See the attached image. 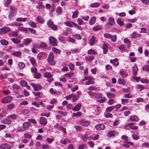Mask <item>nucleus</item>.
<instances>
[{
  "instance_id": "34",
  "label": "nucleus",
  "mask_w": 149,
  "mask_h": 149,
  "mask_svg": "<svg viewBox=\"0 0 149 149\" xmlns=\"http://www.w3.org/2000/svg\"><path fill=\"white\" fill-rule=\"evenodd\" d=\"M109 24L111 25H113L115 23V21L114 19L112 17H110L109 19Z\"/></svg>"
},
{
  "instance_id": "55",
  "label": "nucleus",
  "mask_w": 149,
  "mask_h": 149,
  "mask_svg": "<svg viewBox=\"0 0 149 149\" xmlns=\"http://www.w3.org/2000/svg\"><path fill=\"white\" fill-rule=\"evenodd\" d=\"M34 95L38 97H41L42 95V93L40 92H38L36 93H33Z\"/></svg>"
},
{
  "instance_id": "15",
  "label": "nucleus",
  "mask_w": 149,
  "mask_h": 149,
  "mask_svg": "<svg viewBox=\"0 0 149 149\" xmlns=\"http://www.w3.org/2000/svg\"><path fill=\"white\" fill-rule=\"evenodd\" d=\"M117 134V133L115 131H109L107 133V136L111 137L112 136H115Z\"/></svg>"
},
{
  "instance_id": "35",
  "label": "nucleus",
  "mask_w": 149,
  "mask_h": 149,
  "mask_svg": "<svg viewBox=\"0 0 149 149\" xmlns=\"http://www.w3.org/2000/svg\"><path fill=\"white\" fill-rule=\"evenodd\" d=\"M15 106V105L13 103H11L7 105V109L11 110L13 109Z\"/></svg>"
},
{
  "instance_id": "5",
  "label": "nucleus",
  "mask_w": 149,
  "mask_h": 149,
  "mask_svg": "<svg viewBox=\"0 0 149 149\" xmlns=\"http://www.w3.org/2000/svg\"><path fill=\"white\" fill-rule=\"evenodd\" d=\"M31 85L35 91L40 90L42 88L41 86L38 84H35L33 83H30Z\"/></svg>"
},
{
  "instance_id": "27",
  "label": "nucleus",
  "mask_w": 149,
  "mask_h": 149,
  "mask_svg": "<svg viewBox=\"0 0 149 149\" xmlns=\"http://www.w3.org/2000/svg\"><path fill=\"white\" fill-rule=\"evenodd\" d=\"M100 5V4L98 2H95L90 5V6L92 8L97 7Z\"/></svg>"
},
{
  "instance_id": "54",
  "label": "nucleus",
  "mask_w": 149,
  "mask_h": 149,
  "mask_svg": "<svg viewBox=\"0 0 149 149\" xmlns=\"http://www.w3.org/2000/svg\"><path fill=\"white\" fill-rule=\"evenodd\" d=\"M71 51L72 53H77L79 51V49L76 48H72L71 49Z\"/></svg>"
},
{
  "instance_id": "29",
  "label": "nucleus",
  "mask_w": 149,
  "mask_h": 149,
  "mask_svg": "<svg viewBox=\"0 0 149 149\" xmlns=\"http://www.w3.org/2000/svg\"><path fill=\"white\" fill-rule=\"evenodd\" d=\"M29 60L33 66H35L36 65V61L33 57H32Z\"/></svg>"
},
{
  "instance_id": "46",
  "label": "nucleus",
  "mask_w": 149,
  "mask_h": 149,
  "mask_svg": "<svg viewBox=\"0 0 149 149\" xmlns=\"http://www.w3.org/2000/svg\"><path fill=\"white\" fill-rule=\"evenodd\" d=\"M58 129L62 131L65 134H67L66 130L65 128L63 127L62 126H59V127H58Z\"/></svg>"
},
{
  "instance_id": "33",
  "label": "nucleus",
  "mask_w": 149,
  "mask_h": 149,
  "mask_svg": "<svg viewBox=\"0 0 149 149\" xmlns=\"http://www.w3.org/2000/svg\"><path fill=\"white\" fill-rule=\"evenodd\" d=\"M136 88L137 89H139L140 91L144 89L145 88L143 85L138 84L136 86Z\"/></svg>"
},
{
  "instance_id": "56",
  "label": "nucleus",
  "mask_w": 149,
  "mask_h": 149,
  "mask_svg": "<svg viewBox=\"0 0 149 149\" xmlns=\"http://www.w3.org/2000/svg\"><path fill=\"white\" fill-rule=\"evenodd\" d=\"M25 66V64L23 62H20L18 64V67L20 69L23 68Z\"/></svg>"
},
{
  "instance_id": "51",
  "label": "nucleus",
  "mask_w": 149,
  "mask_h": 149,
  "mask_svg": "<svg viewBox=\"0 0 149 149\" xmlns=\"http://www.w3.org/2000/svg\"><path fill=\"white\" fill-rule=\"evenodd\" d=\"M11 40L15 43L17 44L20 42V41L19 40L14 38H12L11 39Z\"/></svg>"
},
{
  "instance_id": "37",
  "label": "nucleus",
  "mask_w": 149,
  "mask_h": 149,
  "mask_svg": "<svg viewBox=\"0 0 149 149\" xmlns=\"http://www.w3.org/2000/svg\"><path fill=\"white\" fill-rule=\"evenodd\" d=\"M52 50L56 54H60L61 52V50L55 47H53Z\"/></svg>"
},
{
  "instance_id": "16",
  "label": "nucleus",
  "mask_w": 149,
  "mask_h": 149,
  "mask_svg": "<svg viewBox=\"0 0 149 149\" xmlns=\"http://www.w3.org/2000/svg\"><path fill=\"white\" fill-rule=\"evenodd\" d=\"M81 106L80 104L78 103L76 104L74 107L72 108V110L74 111H78L81 109Z\"/></svg>"
},
{
  "instance_id": "63",
  "label": "nucleus",
  "mask_w": 149,
  "mask_h": 149,
  "mask_svg": "<svg viewBox=\"0 0 149 149\" xmlns=\"http://www.w3.org/2000/svg\"><path fill=\"white\" fill-rule=\"evenodd\" d=\"M3 146L7 149H10L11 147L10 145L7 143H4L3 144Z\"/></svg>"
},
{
  "instance_id": "13",
  "label": "nucleus",
  "mask_w": 149,
  "mask_h": 149,
  "mask_svg": "<svg viewBox=\"0 0 149 149\" xmlns=\"http://www.w3.org/2000/svg\"><path fill=\"white\" fill-rule=\"evenodd\" d=\"M39 123L40 124L45 125L47 123V121L44 117H41L40 118Z\"/></svg>"
},
{
  "instance_id": "58",
  "label": "nucleus",
  "mask_w": 149,
  "mask_h": 149,
  "mask_svg": "<svg viewBox=\"0 0 149 149\" xmlns=\"http://www.w3.org/2000/svg\"><path fill=\"white\" fill-rule=\"evenodd\" d=\"M142 69L144 70L149 72V66L148 65L144 66L143 67Z\"/></svg>"
},
{
  "instance_id": "32",
  "label": "nucleus",
  "mask_w": 149,
  "mask_h": 149,
  "mask_svg": "<svg viewBox=\"0 0 149 149\" xmlns=\"http://www.w3.org/2000/svg\"><path fill=\"white\" fill-rule=\"evenodd\" d=\"M130 119L131 120L134 121H137L138 120V118L137 116L136 115L131 116L130 117Z\"/></svg>"
},
{
  "instance_id": "62",
  "label": "nucleus",
  "mask_w": 149,
  "mask_h": 149,
  "mask_svg": "<svg viewBox=\"0 0 149 149\" xmlns=\"http://www.w3.org/2000/svg\"><path fill=\"white\" fill-rule=\"evenodd\" d=\"M119 49L121 51H124L125 50V45H120L119 47Z\"/></svg>"
},
{
  "instance_id": "24",
  "label": "nucleus",
  "mask_w": 149,
  "mask_h": 149,
  "mask_svg": "<svg viewBox=\"0 0 149 149\" xmlns=\"http://www.w3.org/2000/svg\"><path fill=\"white\" fill-rule=\"evenodd\" d=\"M96 21V18L94 17H92L89 22V24L90 25H92L94 24L95 23V22Z\"/></svg>"
},
{
  "instance_id": "19",
  "label": "nucleus",
  "mask_w": 149,
  "mask_h": 149,
  "mask_svg": "<svg viewBox=\"0 0 149 149\" xmlns=\"http://www.w3.org/2000/svg\"><path fill=\"white\" fill-rule=\"evenodd\" d=\"M124 42L125 44H127V47L128 48H130V41L127 38H125L124 40Z\"/></svg>"
},
{
  "instance_id": "42",
  "label": "nucleus",
  "mask_w": 149,
  "mask_h": 149,
  "mask_svg": "<svg viewBox=\"0 0 149 149\" xmlns=\"http://www.w3.org/2000/svg\"><path fill=\"white\" fill-rule=\"evenodd\" d=\"M95 37L94 36H93L91 38V40L90 41V44L91 45H93L95 43Z\"/></svg>"
},
{
  "instance_id": "25",
  "label": "nucleus",
  "mask_w": 149,
  "mask_h": 149,
  "mask_svg": "<svg viewBox=\"0 0 149 149\" xmlns=\"http://www.w3.org/2000/svg\"><path fill=\"white\" fill-rule=\"evenodd\" d=\"M74 75V73L72 72L68 73L65 74L64 76L68 78L72 77Z\"/></svg>"
},
{
  "instance_id": "61",
  "label": "nucleus",
  "mask_w": 149,
  "mask_h": 149,
  "mask_svg": "<svg viewBox=\"0 0 149 149\" xmlns=\"http://www.w3.org/2000/svg\"><path fill=\"white\" fill-rule=\"evenodd\" d=\"M47 24L48 25L49 27H50L51 26L53 25L54 24L53 23L52 21L50 19L47 22Z\"/></svg>"
},
{
  "instance_id": "21",
  "label": "nucleus",
  "mask_w": 149,
  "mask_h": 149,
  "mask_svg": "<svg viewBox=\"0 0 149 149\" xmlns=\"http://www.w3.org/2000/svg\"><path fill=\"white\" fill-rule=\"evenodd\" d=\"M110 62L112 63L114 65L117 66L118 65V59L115 58L113 60H110Z\"/></svg>"
},
{
  "instance_id": "6",
  "label": "nucleus",
  "mask_w": 149,
  "mask_h": 149,
  "mask_svg": "<svg viewBox=\"0 0 149 149\" xmlns=\"http://www.w3.org/2000/svg\"><path fill=\"white\" fill-rule=\"evenodd\" d=\"M50 44L53 46H56L57 45L56 39L52 36H50L49 38Z\"/></svg>"
},
{
  "instance_id": "7",
  "label": "nucleus",
  "mask_w": 149,
  "mask_h": 149,
  "mask_svg": "<svg viewBox=\"0 0 149 149\" xmlns=\"http://www.w3.org/2000/svg\"><path fill=\"white\" fill-rule=\"evenodd\" d=\"M12 97L10 96H8L3 98L1 101L3 103H6L10 102L12 99Z\"/></svg>"
},
{
  "instance_id": "36",
  "label": "nucleus",
  "mask_w": 149,
  "mask_h": 149,
  "mask_svg": "<svg viewBox=\"0 0 149 149\" xmlns=\"http://www.w3.org/2000/svg\"><path fill=\"white\" fill-rule=\"evenodd\" d=\"M78 14L79 13L78 11L77 10H75L73 13L72 16V18H77L78 17Z\"/></svg>"
},
{
  "instance_id": "28",
  "label": "nucleus",
  "mask_w": 149,
  "mask_h": 149,
  "mask_svg": "<svg viewBox=\"0 0 149 149\" xmlns=\"http://www.w3.org/2000/svg\"><path fill=\"white\" fill-rule=\"evenodd\" d=\"M132 70L133 71V74L134 75H136L137 74L136 72L138 70V68L136 65H135L132 67Z\"/></svg>"
},
{
  "instance_id": "40",
  "label": "nucleus",
  "mask_w": 149,
  "mask_h": 149,
  "mask_svg": "<svg viewBox=\"0 0 149 149\" xmlns=\"http://www.w3.org/2000/svg\"><path fill=\"white\" fill-rule=\"evenodd\" d=\"M82 114V113L80 111H78L76 113H74L72 114V117H74L80 116Z\"/></svg>"
},
{
  "instance_id": "31",
  "label": "nucleus",
  "mask_w": 149,
  "mask_h": 149,
  "mask_svg": "<svg viewBox=\"0 0 149 149\" xmlns=\"http://www.w3.org/2000/svg\"><path fill=\"white\" fill-rule=\"evenodd\" d=\"M106 94L107 96L109 98H114L115 97V95L113 93L108 92Z\"/></svg>"
},
{
  "instance_id": "4",
  "label": "nucleus",
  "mask_w": 149,
  "mask_h": 149,
  "mask_svg": "<svg viewBox=\"0 0 149 149\" xmlns=\"http://www.w3.org/2000/svg\"><path fill=\"white\" fill-rule=\"evenodd\" d=\"M44 77L47 78V80L49 82H52L54 80L52 78V75L50 72L45 73L44 74Z\"/></svg>"
},
{
  "instance_id": "39",
  "label": "nucleus",
  "mask_w": 149,
  "mask_h": 149,
  "mask_svg": "<svg viewBox=\"0 0 149 149\" xmlns=\"http://www.w3.org/2000/svg\"><path fill=\"white\" fill-rule=\"evenodd\" d=\"M20 83L21 85L23 87H25L27 84V82L23 80L20 81Z\"/></svg>"
},
{
  "instance_id": "52",
  "label": "nucleus",
  "mask_w": 149,
  "mask_h": 149,
  "mask_svg": "<svg viewBox=\"0 0 149 149\" xmlns=\"http://www.w3.org/2000/svg\"><path fill=\"white\" fill-rule=\"evenodd\" d=\"M117 22L118 24L120 26H123L124 25L123 22L122 21L120 18H119L117 20Z\"/></svg>"
},
{
  "instance_id": "49",
  "label": "nucleus",
  "mask_w": 149,
  "mask_h": 149,
  "mask_svg": "<svg viewBox=\"0 0 149 149\" xmlns=\"http://www.w3.org/2000/svg\"><path fill=\"white\" fill-rule=\"evenodd\" d=\"M102 28V27L98 25L95 26L93 28V29L94 31H96L99 30H100Z\"/></svg>"
},
{
  "instance_id": "12",
  "label": "nucleus",
  "mask_w": 149,
  "mask_h": 149,
  "mask_svg": "<svg viewBox=\"0 0 149 149\" xmlns=\"http://www.w3.org/2000/svg\"><path fill=\"white\" fill-rule=\"evenodd\" d=\"M31 123L29 122H26L23 123L22 125V127L24 130H27L29 128Z\"/></svg>"
},
{
  "instance_id": "48",
  "label": "nucleus",
  "mask_w": 149,
  "mask_h": 149,
  "mask_svg": "<svg viewBox=\"0 0 149 149\" xmlns=\"http://www.w3.org/2000/svg\"><path fill=\"white\" fill-rule=\"evenodd\" d=\"M88 136L87 134H85L82 136V139L84 142H86L87 141V139L88 138Z\"/></svg>"
},
{
  "instance_id": "64",
  "label": "nucleus",
  "mask_w": 149,
  "mask_h": 149,
  "mask_svg": "<svg viewBox=\"0 0 149 149\" xmlns=\"http://www.w3.org/2000/svg\"><path fill=\"white\" fill-rule=\"evenodd\" d=\"M110 39L112 40L113 42H115L117 39V36L116 35H114L111 36V37L110 38Z\"/></svg>"
},
{
  "instance_id": "2",
  "label": "nucleus",
  "mask_w": 149,
  "mask_h": 149,
  "mask_svg": "<svg viewBox=\"0 0 149 149\" xmlns=\"http://www.w3.org/2000/svg\"><path fill=\"white\" fill-rule=\"evenodd\" d=\"M48 62L51 65H53L55 64V62L54 60V56L52 52H50L48 56L47 59Z\"/></svg>"
},
{
  "instance_id": "17",
  "label": "nucleus",
  "mask_w": 149,
  "mask_h": 149,
  "mask_svg": "<svg viewBox=\"0 0 149 149\" xmlns=\"http://www.w3.org/2000/svg\"><path fill=\"white\" fill-rule=\"evenodd\" d=\"M60 142L63 144H66L67 143H70L71 141L68 139H62L60 141Z\"/></svg>"
},
{
  "instance_id": "1",
  "label": "nucleus",
  "mask_w": 149,
  "mask_h": 149,
  "mask_svg": "<svg viewBox=\"0 0 149 149\" xmlns=\"http://www.w3.org/2000/svg\"><path fill=\"white\" fill-rule=\"evenodd\" d=\"M86 80H88L86 82V85L93 84L95 83V82L93 80V78L92 76H85L84 79L81 80V81H83Z\"/></svg>"
},
{
  "instance_id": "50",
  "label": "nucleus",
  "mask_w": 149,
  "mask_h": 149,
  "mask_svg": "<svg viewBox=\"0 0 149 149\" xmlns=\"http://www.w3.org/2000/svg\"><path fill=\"white\" fill-rule=\"evenodd\" d=\"M118 83L119 84L124 85L125 84V81L123 79L119 78L118 79Z\"/></svg>"
},
{
  "instance_id": "14",
  "label": "nucleus",
  "mask_w": 149,
  "mask_h": 149,
  "mask_svg": "<svg viewBox=\"0 0 149 149\" xmlns=\"http://www.w3.org/2000/svg\"><path fill=\"white\" fill-rule=\"evenodd\" d=\"M130 36L132 38H136L140 37L141 36V35L138 33L136 32H134L130 35Z\"/></svg>"
},
{
  "instance_id": "3",
  "label": "nucleus",
  "mask_w": 149,
  "mask_h": 149,
  "mask_svg": "<svg viewBox=\"0 0 149 149\" xmlns=\"http://www.w3.org/2000/svg\"><path fill=\"white\" fill-rule=\"evenodd\" d=\"M17 12V9L15 7L11 6L10 8V14L9 17L11 19L12 17H14Z\"/></svg>"
},
{
  "instance_id": "18",
  "label": "nucleus",
  "mask_w": 149,
  "mask_h": 149,
  "mask_svg": "<svg viewBox=\"0 0 149 149\" xmlns=\"http://www.w3.org/2000/svg\"><path fill=\"white\" fill-rule=\"evenodd\" d=\"M32 42V40L28 38L24 39L23 42L25 45H28Z\"/></svg>"
},
{
  "instance_id": "26",
  "label": "nucleus",
  "mask_w": 149,
  "mask_h": 149,
  "mask_svg": "<svg viewBox=\"0 0 149 149\" xmlns=\"http://www.w3.org/2000/svg\"><path fill=\"white\" fill-rule=\"evenodd\" d=\"M29 25L31 27L33 28H36V23L32 21H31L28 22Z\"/></svg>"
},
{
  "instance_id": "60",
  "label": "nucleus",
  "mask_w": 149,
  "mask_h": 149,
  "mask_svg": "<svg viewBox=\"0 0 149 149\" xmlns=\"http://www.w3.org/2000/svg\"><path fill=\"white\" fill-rule=\"evenodd\" d=\"M72 98V101L73 102H75L78 99V97L77 96L73 94V97Z\"/></svg>"
},
{
  "instance_id": "22",
  "label": "nucleus",
  "mask_w": 149,
  "mask_h": 149,
  "mask_svg": "<svg viewBox=\"0 0 149 149\" xmlns=\"http://www.w3.org/2000/svg\"><path fill=\"white\" fill-rule=\"evenodd\" d=\"M1 123L6 124H9L11 123V121L9 119H6L4 120H2Z\"/></svg>"
},
{
  "instance_id": "45",
  "label": "nucleus",
  "mask_w": 149,
  "mask_h": 149,
  "mask_svg": "<svg viewBox=\"0 0 149 149\" xmlns=\"http://www.w3.org/2000/svg\"><path fill=\"white\" fill-rule=\"evenodd\" d=\"M27 19L26 18H17L16 20L17 21L22 22H25L26 21Z\"/></svg>"
},
{
  "instance_id": "10",
  "label": "nucleus",
  "mask_w": 149,
  "mask_h": 149,
  "mask_svg": "<svg viewBox=\"0 0 149 149\" xmlns=\"http://www.w3.org/2000/svg\"><path fill=\"white\" fill-rule=\"evenodd\" d=\"M124 143L123 144V146L124 147L126 148H129L130 147V144L132 146H133L134 145V144L133 143L127 141H124Z\"/></svg>"
},
{
  "instance_id": "30",
  "label": "nucleus",
  "mask_w": 149,
  "mask_h": 149,
  "mask_svg": "<svg viewBox=\"0 0 149 149\" xmlns=\"http://www.w3.org/2000/svg\"><path fill=\"white\" fill-rule=\"evenodd\" d=\"M18 29L19 31H24L26 33H27L28 32V28L20 27L18 28Z\"/></svg>"
},
{
  "instance_id": "59",
  "label": "nucleus",
  "mask_w": 149,
  "mask_h": 149,
  "mask_svg": "<svg viewBox=\"0 0 149 149\" xmlns=\"http://www.w3.org/2000/svg\"><path fill=\"white\" fill-rule=\"evenodd\" d=\"M114 108L115 106L110 107H107L106 110L107 112H111L113 109Z\"/></svg>"
},
{
  "instance_id": "43",
  "label": "nucleus",
  "mask_w": 149,
  "mask_h": 149,
  "mask_svg": "<svg viewBox=\"0 0 149 149\" xmlns=\"http://www.w3.org/2000/svg\"><path fill=\"white\" fill-rule=\"evenodd\" d=\"M103 53L106 54L108 51V47L106 45H104L103 47Z\"/></svg>"
},
{
  "instance_id": "57",
  "label": "nucleus",
  "mask_w": 149,
  "mask_h": 149,
  "mask_svg": "<svg viewBox=\"0 0 149 149\" xmlns=\"http://www.w3.org/2000/svg\"><path fill=\"white\" fill-rule=\"evenodd\" d=\"M64 24L66 26L70 27H72V24L71 22H70L69 21H67L65 22L64 23Z\"/></svg>"
},
{
  "instance_id": "11",
  "label": "nucleus",
  "mask_w": 149,
  "mask_h": 149,
  "mask_svg": "<svg viewBox=\"0 0 149 149\" xmlns=\"http://www.w3.org/2000/svg\"><path fill=\"white\" fill-rule=\"evenodd\" d=\"M95 127L97 130H103L105 128L104 125L103 124H98L96 125Z\"/></svg>"
},
{
  "instance_id": "53",
  "label": "nucleus",
  "mask_w": 149,
  "mask_h": 149,
  "mask_svg": "<svg viewBox=\"0 0 149 149\" xmlns=\"http://www.w3.org/2000/svg\"><path fill=\"white\" fill-rule=\"evenodd\" d=\"M88 54H97V52L93 50L92 49H91L90 50H89L88 51Z\"/></svg>"
},
{
  "instance_id": "38",
  "label": "nucleus",
  "mask_w": 149,
  "mask_h": 149,
  "mask_svg": "<svg viewBox=\"0 0 149 149\" xmlns=\"http://www.w3.org/2000/svg\"><path fill=\"white\" fill-rule=\"evenodd\" d=\"M102 95L100 93H95L94 97L96 98H100L102 97Z\"/></svg>"
},
{
  "instance_id": "44",
  "label": "nucleus",
  "mask_w": 149,
  "mask_h": 149,
  "mask_svg": "<svg viewBox=\"0 0 149 149\" xmlns=\"http://www.w3.org/2000/svg\"><path fill=\"white\" fill-rule=\"evenodd\" d=\"M86 59L88 61H91L94 58V56H86L85 57Z\"/></svg>"
},
{
  "instance_id": "8",
  "label": "nucleus",
  "mask_w": 149,
  "mask_h": 149,
  "mask_svg": "<svg viewBox=\"0 0 149 149\" xmlns=\"http://www.w3.org/2000/svg\"><path fill=\"white\" fill-rule=\"evenodd\" d=\"M10 31V29L6 26H4L0 29V34H3Z\"/></svg>"
},
{
  "instance_id": "9",
  "label": "nucleus",
  "mask_w": 149,
  "mask_h": 149,
  "mask_svg": "<svg viewBox=\"0 0 149 149\" xmlns=\"http://www.w3.org/2000/svg\"><path fill=\"white\" fill-rule=\"evenodd\" d=\"M79 122L81 125L85 127L88 126L90 123L89 121L84 120H80Z\"/></svg>"
},
{
  "instance_id": "23",
  "label": "nucleus",
  "mask_w": 149,
  "mask_h": 149,
  "mask_svg": "<svg viewBox=\"0 0 149 149\" xmlns=\"http://www.w3.org/2000/svg\"><path fill=\"white\" fill-rule=\"evenodd\" d=\"M11 54L18 57L21 56L22 53L19 51H15L12 53Z\"/></svg>"
},
{
  "instance_id": "20",
  "label": "nucleus",
  "mask_w": 149,
  "mask_h": 149,
  "mask_svg": "<svg viewBox=\"0 0 149 149\" xmlns=\"http://www.w3.org/2000/svg\"><path fill=\"white\" fill-rule=\"evenodd\" d=\"M37 21L39 23L41 24H43L44 21L43 18L40 16H38L36 17Z\"/></svg>"
},
{
  "instance_id": "41",
  "label": "nucleus",
  "mask_w": 149,
  "mask_h": 149,
  "mask_svg": "<svg viewBox=\"0 0 149 149\" xmlns=\"http://www.w3.org/2000/svg\"><path fill=\"white\" fill-rule=\"evenodd\" d=\"M0 42L2 45L5 46L8 45V41L4 39L1 40Z\"/></svg>"
},
{
  "instance_id": "47",
  "label": "nucleus",
  "mask_w": 149,
  "mask_h": 149,
  "mask_svg": "<svg viewBox=\"0 0 149 149\" xmlns=\"http://www.w3.org/2000/svg\"><path fill=\"white\" fill-rule=\"evenodd\" d=\"M38 8L40 9L44 8V6L43 5V3L42 1H38Z\"/></svg>"
}]
</instances>
